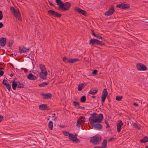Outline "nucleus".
Listing matches in <instances>:
<instances>
[{
	"mask_svg": "<svg viewBox=\"0 0 148 148\" xmlns=\"http://www.w3.org/2000/svg\"><path fill=\"white\" fill-rule=\"evenodd\" d=\"M78 61H79V59H75V58L70 59V58H69V59L68 61H69V63H73L75 62H76Z\"/></svg>",
	"mask_w": 148,
	"mask_h": 148,
	"instance_id": "obj_25",
	"label": "nucleus"
},
{
	"mask_svg": "<svg viewBox=\"0 0 148 148\" xmlns=\"http://www.w3.org/2000/svg\"><path fill=\"white\" fill-rule=\"evenodd\" d=\"M4 72L3 71L0 70V76H2L3 75Z\"/></svg>",
	"mask_w": 148,
	"mask_h": 148,
	"instance_id": "obj_45",
	"label": "nucleus"
},
{
	"mask_svg": "<svg viewBox=\"0 0 148 148\" xmlns=\"http://www.w3.org/2000/svg\"><path fill=\"white\" fill-rule=\"evenodd\" d=\"M98 90H95L94 88H92L89 92V93L91 95H94L97 93Z\"/></svg>",
	"mask_w": 148,
	"mask_h": 148,
	"instance_id": "obj_20",
	"label": "nucleus"
},
{
	"mask_svg": "<svg viewBox=\"0 0 148 148\" xmlns=\"http://www.w3.org/2000/svg\"><path fill=\"white\" fill-rule=\"evenodd\" d=\"M25 73H27L28 72L27 70L26 69H25L24 70Z\"/></svg>",
	"mask_w": 148,
	"mask_h": 148,
	"instance_id": "obj_57",
	"label": "nucleus"
},
{
	"mask_svg": "<svg viewBox=\"0 0 148 148\" xmlns=\"http://www.w3.org/2000/svg\"><path fill=\"white\" fill-rule=\"evenodd\" d=\"M133 105L137 107H138L139 106L138 104L137 103H136L135 102L133 104Z\"/></svg>",
	"mask_w": 148,
	"mask_h": 148,
	"instance_id": "obj_52",
	"label": "nucleus"
},
{
	"mask_svg": "<svg viewBox=\"0 0 148 148\" xmlns=\"http://www.w3.org/2000/svg\"><path fill=\"white\" fill-rule=\"evenodd\" d=\"M107 140L104 139L101 145V147L102 148H106L107 147Z\"/></svg>",
	"mask_w": 148,
	"mask_h": 148,
	"instance_id": "obj_23",
	"label": "nucleus"
},
{
	"mask_svg": "<svg viewBox=\"0 0 148 148\" xmlns=\"http://www.w3.org/2000/svg\"><path fill=\"white\" fill-rule=\"evenodd\" d=\"M97 71L96 70H94L92 72V74H96L97 73Z\"/></svg>",
	"mask_w": 148,
	"mask_h": 148,
	"instance_id": "obj_46",
	"label": "nucleus"
},
{
	"mask_svg": "<svg viewBox=\"0 0 148 148\" xmlns=\"http://www.w3.org/2000/svg\"><path fill=\"white\" fill-rule=\"evenodd\" d=\"M99 40L95 39H91L90 40L89 44L93 45L95 44L96 45H98V43Z\"/></svg>",
	"mask_w": 148,
	"mask_h": 148,
	"instance_id": "obj_14",
	"label": "nucleus"
},
{
	"mask_svg": "<svg viewBox=\"0 0 148 148\" xmlns=\"http://www.w3.org/2000/svg\"><path fill=\"white\" fill-rule=\"evenodd\" d=\"M3 26V24L1 22H0V28L2 27Z\"/></svg>",
	"mask_w": 148,
	"mask_h": 148,
	"instance_id": "obj_53",
	"label": "nucleus"
},
{
	"mask_svg": "<svg viewBox=\"0 0 148 148\" xmlns=\"http://www.w3.org/2000/svg\"><path fill=\"white\" fill-rule=\"evenodd\" d=\"M48 84V83H47L46 82H43L40 84H38V86L40 87H45L47 86Z\"/></svg>",
	"mask_w": 148,
	"mask_h": 148,
	"instance_id": "obj_28",
	"label": "nucleus"
},
{
	"mask_svg": "<svg viewBox=\"0 0 148 148\" xmlns=\"http://www.w3.org/2000/svg\"><path fill=\"white\" fill-rule=\"evenodd\" d=\"M98 38L99 39L103 40L104 41L106 40L104 38L101 36H99Z\"/></svg>",
	"mask_w": 148,
	"mask_h": 148,
	"instance_id": "obj_50",
	"label": "nucleus"
},
{
	"mask_svg": "<svg viewBox=\"0 0 148 148\" xmlns=\"http://www.w3.org/2000/svg\"><path fill=\"white\" fill-rule=\"evenodd\" d=\"M56 2L58 5L62 4V2L60 0H56Z\"/></svg>",
	"mask_w": 148,
	"mask_h": 148,
	"instance_id": "obj_38",
	"label": "nucleus"
},
{
	"mask_svg": "<svg viewBox=\"0 0 148 148\" xmlns=\"http://www.w3.org/2000/svg\"><path fill=\"white\" fill-rule=\"evenodd\" d=\"M59 9H61L62 11H65L68 10L71 6V3L69 2H66L63 3L62 2V3L59 5Z\"/></svg>",
	"mask_w": 148,
	"mask_h": 148,
	"instance_id": "obj_3",
	"label": "nucleus"
},
{
	"mask_svg": "<svg viewBox=\"0 0 148 148\" xmlns=\"http://www.w3.org/2000/svg\"><path fill=\"white\" fill-rule=\"evenodd\" d=\"M105 123L106 124V128H108L110 126L109 124L108 123V122L106 120L105 121Z\"/></svg>",
	"mask_w": 148,
	"mask_h": 148,
	"instance_id": "obj_42",
	"label": "nucleus"
},
{
	"mask_svg": "<svg viewBox=\"0 0 148 148\" xmlns=\"http://www.w3.org/2000/svg\"><path fill=\"white\" fill-rule=\"evenodd\" d=\"M123 97L122 96H116V99L118 101H121L123 99Z\"/></svg>",
	"mask_w": 148,
	"mask_h": 148,
	"instance_id": "obj_31",
	"label": "nucleus"
},
{
	"mask_svg": "<svg viewBox=\"0 0 148 148\" xmlns=\"http://www.w3.org/2000/svg\"><path fill=\"white\" fill-rule=\"evenodd\" d=\"M62 60L65 62L67 63L68 62H69V59L68 60L65 57H64L63 58Z\"/></svg>",
	"mask_w": 148,
	"mask_h": 148,
	"instance_id": "obj_37",
	"label": "nucleus"
},
{
	"mask_svg": "<svg viewBox=\"0 0 148 148\" xmlns=\"http://www.w3.org/2000/svg\"><path fill=\"white\" fill-rule=\"evenodd\" d=\"M133 125L134 127H135L136 128H137L139 129H140V127L138 126V125H137V124L136 123H133Z\"/></svg>",
	"mask_w": 148,
	"mask_h": 148,
	"instance_id": "obj_41",
	"label": "nucleus"
},
{
	"mask_svg": "<svg viewBox=\"0 0 148 148\" xmlns=\"http://www.w3.org/2000/svg\"><path fill=\"white\" fill-rule=\"evenodd\" d=\"M77 108H82V109H85V108L84 107H80V106H79V107H77Z\"/></svg>",
	"mask_w": 148,
	"mask_h": 148,
	"instance_id": "obj_55",
	"label": "nucleus"
},
{
	"mask_svg": "<svg viewBox=\"0 0 148 148\" xmlns=\"http://www.w3.org/2000/svg\"><path fill=\"white\" fill-rule=\"evenodd\" d=\"M18 82H15V81H12V86L13 89L15 90L16 88V87L17 86H18Z\"/></svg>",
	"mask_w": 148,
	"mask_h": 148,
	"instance_id": "obj_22",
	"label": "nucleus"
},
{
	"mask_svg": "<svg viewBox=\"0 0 148 148\" xmlns=\"http://www.w3.org/2000/svg\"><path fill=\"white\" fill-rule=\"evenodd\" d=\"M114 138H110L109 140V141L110 142V141H111L112 140H114Z\"/></svg>",
	"mask_w": 148,
	"mask_h": 148,
	"instance_id": "obj_54",
	"label": "nucleus"
},
{
	"mask_svg": "<svg viewBox=\"0 0 148 148\" xmlns=\"http://www.w3.org/2000/svg\"><path fill=\"white\" fill-rule=\"evenodd\" d=\"M17 83L18 84L17 88H22L24 87V85L23 84L21 83L20 82H18Z\"/></svg>",
	"mask_w": 148,
	"mask_h": 148,
	"instance_id": "obj_29",
	"label": "nucleus"
},
{
	"mask_svg": "<svg viewBox=\"0 0 148 148\" xmlns=\"http://www.w3.org/2000/svg\"><path fill=\"white\" fill-rule=\"evenodd\" d=\"M115 11L113 7L109 8L108 10L104 14L105 15L109 16L112 15Z\"/></svg>",
	"mask_w": 148,
	"mask_h": 148,
	"instance_id": "obj_12",
	"label": "nucleus"
},
{
	"mask_svg": "<svg viewBox=\"0 0 148 148\" xmlns=\"http://www.w3.org/2000/svg\"><path fill=\"white\" fill-rule=\"evenodd\" d=\"M27 78L30 80H34L37 79L36 77L32 73H29L27 76Z\"/></svg>",
	"mask_w": 148,
	"mask_h": 148,
	"instance_id": "obj_18",
	"label": "nucleus"
},
{
	"mask_svg": "<svg viewBox=\"0 0 148 148\" xmlns=\"http://www.w3.org/2000/svg\"><path fill=\"white\" fill-rule=\"evenodd\" d=\"M38 107L39 109L41 110H48L49 109H47V104H45L40 105Z\"/></svg>",
	"mask_w": 148,
	"mask_h": 148,
	"instance_id": "obj_19",
	"label": "nucleus"
},
{
	"mask_svg": "<svg viewBox=\"0 0 148 148\" xmlns=\"http://www.w3.org/2000/svg\"><path fill=\"white\" fill-rule=\"evenodd\" d=\"M47 72H40L39 74L40 77L43 79H45L47 78Z\"/></svg>",
	"mask_w": 148,
	"mask_h": 148,
	"instance_id": "obj_16",
	"label": "nucleus"
},
{
	"mask_svg": "<svg viewBox=\"0 0 148 148\" xmlns=\"http://www.w3.org/2000/svg\"><path fill=\"white\" fill-rule=\"evenodd\" d=\"M48 126L49 129L52 130L53 128V123L51 121H50L49 122Z\"/></svg>",
	"mask_w": 148,
	"mask_h": 148,
	"instance_id": "obj_27",
	"label": "nucleus"
},
{
	"mask_svg": "<svg viewBox=\"0 0 148 148\" xmlns=\"http://www.w3.org/2000/svg\"><path fill=\"white\" fill-rule=\"evenodd\" d=\"M3 119V116L2 115L0 114V122H1Z\"/></svg>",
	"mask_w": 148,
	"mask_h": 148,
	"instance_id": "obj_49",
	"label": "nucleus"
},
{
	"mask_svg": "<svg viewBox=\"0 0 148 148\" xmlns=\"http://www.w3.org/2000/svg\"><path fill=\"white\" fill-rule=\"evenodd\" d=\"M84 85V84H82L80 85H79L78 87V90L79 91H81L82 88V86Z\"/></svg>",
	"mask_w": 148,
	"mask_h": 148,
	"instance_id": "obj_34",
	"label": "nucleus"
},
{
	"mask_svg": "<svg viewBox=\"0 0 148 148\" xmlns=\"http://www.w3.org/2000/svg\"><path fill=\"white\" fill-rule=\"evenodd\" d=\"M14 75V74L13 73L10 74V77H12Z\"/></svg>",
	"mask_w": 148,
	"mask_h": 148,
	"instance_id": "obj_61",
	"label": "nucleus"
},
{
	"mask_svg": "<svg viewBox=\"0 0 148 148\" xmlns=\"http://www.w3.org/2000/svg\"><path fill=\"white\" fill-rule=\"evenodd\" d=\"M116 7L125 10L130 8V5L128 4H125L123 3H122L117 5Z\"/></svg>",
	"mask_w": 148,
	"mask_h": 148,
	"instance_id": "obj_7",
	"label": "nucleus"
},
{
	"mask_svg": "<svg viewBox=\"0 0 148 148\" xmlns=\"http://www.w3.org/2000/svg\"><path fill=\"white\" fill-rule=\"evenodd\" d=\"M10 10L12 12L14 16L20 21L22 20L21 15L20 12L18 10H15L13 7H11L10 8Z\"/></svg>",
	"mask_w": 148,
	"mask_h": 148,
	"instance_id": "obj_2",
	"label": "nucleus"
},
{
	"mask_svg": "<svg viewBox=\"0 0 148 148\" xmlns=\"http://www.w3.org/2000/svg\"><path fill=\"white\" fill-rule=\"evenodd\" d=\"M55 115V114H53L51 115V117L52 118L54 117Z\"/></svg>",
	"mask_w": 148,
	"mask_h": 148,
	"instance_id": "obj_56",
	"label": "nucleus"
},
{
	"mask_svg": "<svg viewBox=\"0 0 148 148\" xmlns=\"http://www.w3.org/2000/svg\"><path fill=\"white\" fill-rule=\"evenodd\" d=\"M74 10L79 14H82L85 16L87 15V13L86 12L82 10L79 8L75 7V8Z\"/></svg>",
	"mask_w": 148,
	"mask_h": 148,
	"instance_id": "obj_9",
	"label": "nucleus"
},
{
	"mask_svg": "<svg viewBox=\"0 0 148 148\" xmlns=\"http://www.w3.org/2000/svg\"><path fill=\"white\" fill-rule=\"evenodd\" d=\"M91 31L92 34V35L94 36H96L93 30H91Z\"/></svg>",
	"mask_w": 148,
	"mask_h": 148,
	"instance_id": "obj_51",
	"label": "nucleus"
},
{
	"mask_svg": "<svg viewBox=\"0 0 148 148\" xmlns=\"http://www.w3.org/2000/svg\"><path fill=\"white\" fill-rule=\"evenodd\" d=\"M106 98V97H101L102 102H104L105 101Z\"/></svg>",
	"mask_w": 148,
	"mask_h": 148,
	"instance_id": "obj_47",
	"label": "nucleus"
},
{
	"mask_svg": "<svg viewBox=\"0 0 148 148\" xmlns=\"http://www.w3.org/2000/svg\"><path fill=\"white\" fill-rule=\"evenodd\" d=\"M95 35H96V36H95V37L97 38H98V37H99V36H98V35H97V34H95Z\"/></svg>",
	"mask_w": 148,
	"mask_h": 148,
	"instance_id": "obj_63",
	"label": "nucleus"
},
{
	"mask_svg": "<svg viewBox=\"0 0 148 148\" xmlns=\"http://www.w3.org/2000/svg\"><path fill=\"white\" fill-rule=\"evenodd\" d=\"M30 49L29 48L26 49L25 47H19V52L21 53H27L30 51Z\"/></svg>",
	"mask_w": 148,
	"mask_h": 148,
	"instance_id": "obj_10",
	"label": "nucleus"
},
{
	"mask_svg": "<svg viewBox=\"0 0 148 148\" xmlns=\"http://www.w3.org/2000/svg\"><path fill=\"white\" fill-rule=\"evenodd\" d=\"M103 118V114H100L98 116L96 112H93L89 117V121L91 125L96 123H101Z\"/></svg>",
	"mask_w": 148,
	"mask_h": 148,
	"instance_id": "obj_1",
	"label": "nucleus"
},
{
	"mask_svg": "<svg viewBox=\"0 0 148 148\" xmlns=\"http://www.w3.org/2000/svg\"><path fill=\"white\" fill-rule=\"evenodd\" d=\"M148 141V138L146 136H145L143 138L141 139L140 140V142L145 143L147 142Z\"/></svg>",
	"mask_w": 148,
	"mask_h": 148,
	"instance_id": "obj_24",
	"label": "nucleus"
},
{
	"mask_svg": "<svg viewBox=\"0 0 148 148\" xmlns=\"http://www.w3.org/2000/svg\"><path fill=\"white\" fill-rule=\"evenodd\" d=\"M57 117H56L53 120L55 122H56V121L57 119Z\"/></svg>",
	"mask_w": 148,
	"mask_h": 148,
	"instance_id": "obj_60",
	"label": "nucleus"
},
{
	"mask_svg": "<svg viewBox=\"0 0 148 148\" xmlns=\"http://www.w3.org/2000/svg\"><path fill=\"white\" fill-rule=\"evenodd\" d=\"M91 125L94 128L98 130H101L102 128V126L101 124L99 123L95 124V123H94Z\"/></svg>",
	"mask_w": 148,
	"mask_h": 148,
	"instance_id": "obj_13",
	"label": "nucleus"
},
{
	"mask_svg": "<svg viewBox=\"0 0 148 148\" xmlns=\"http://www.w3.org/2000/svg\"><path fill=\"white\" fill-rule=\"evenodd\" d=\"M107 95H102L101 97L106 98Z\"/></svg>",
	"mask_w": 148,
	"mask_h": 148,
	"instance_id": "obj_58",
	"label": "nucleus"
},
{
	"mask_svg": "<svg viewBox=\"0 0 148 148\" xmlns=\"http://www.w3.org/2000/svg\"><path fill=\"white\" fill-rule=\"evenodd\" d=\"M137 69L140 71H145L147 69L145 66L141 63H139L136 65Z\"/></svg>",
	"mask_w": 148,
	"mask_h": 148,
	"instance_id": "obj_8",
	"label": "nucleus"
},
{
	"mask_svg": "<svg viewBox=\"0 0 148 148\" xmlns=\"http://www.w3.org/2000/svg\"><path fill=\"white\" fill-rule=\"evenodd\" d=\"M85 118L84 116H80L78 119L76 125L77 127H79L81 124H84L85 121Z\"/></svg>",
	"mask_w": 148,
	"mask_h": 148,
	"instance_id": "obj_5",
	"label": "nucleus"
},
{
	"mask_svg": "<svg viewBox=\"0 0 148 148\" xmlns=\"http://www.w3.org/2000/svg\"><path fill=\"white\" fill-rule=\"evenodd\" d=\"M56 12L53 10H49L47 11L48 14L50 16H54Z\"/></svg>",
	"mask_w": 148,
	"mask_h": 148,
	"instance_id": "obj_26",
	"label": "nucleus"
},
{
	"mask_svg": "<svg viewBox=\"0 0 148 148\" xmlns=\"http://www.w3.org/2000/svg\"><path fill=\"white\" fill-rule=\"evenodd\" d=\"M69 132H67L65 131L64 132V135L66 136H67L68 135H69Z\"/></svg>",
	"mask_w": 148,
	"mask_h": 148,
	"instance_id": "obj_48",
	"label": "nucleus"
},
{
	"mask_svg": "<svg viewBox=\"0 0 148 148\" xmlns=\"http://www.w3.org/2000/svg\"><path fill=\"white\" fill-rule=\"evenodd\" d=\"M105 45V43L103 42H102L101 41L99 40V42L98 43V45Z\"/></svg>",
	"mask_w": 148,
	"mask_h": 148,
	"instance_id": "obj_40",
	"label": "nucleus"
},
{
	"mask_svg": "<svg viewBox=\"0 0 148 148\" xmlns=\"http://www.w3.org/2000/svg\"><path fill=\"white\" fill-rule=\"evenodd\" d=\"M61 14L56 12L54 17H60L61 16Z\"/></svg>",
	"mask_w": 148,
	"mask_h": 148,
	"instance_id": "obj_33",
	"label": "nucleus"
},
{
	"mask_svg": "<svg viewBox=\"0 0 148 148\" xmlns=\"http://www.w3.org/2000/svg\"><path fill=\"white\" fill-rule=\"evenodd\" d=\"M73 103L75 106L77 108L79 107V103L78 102L74 101H73Z\"/></svg>",
	"mask_w": 148,
	"mask_h": 148,
	"instance_id": "obj_32",
	"label": "nucleus"
},
{
	"mask_svg": "<svg viewBox=\"0 0 148 148\" xmlns=\"http://www.w3.org/2000/svg\"><path fill=\"white\" fill-rule=\"evenodd\" d=\"M80 100L82 103L85 102L86 100V97L84 95L82 96Z\"/></svg>",
	"mask_w": 148,
	"mask_h": 148,
	"instance_id": "obj_30",
	"label": "nucleus"
},
{
	"mask_svg": "<svg viewBox=\"0 0 148 148\" xmlns=\"http://www.w3.org/2000/svg\"><path fill=\"white\" fill-rule=\"evenodd\" d=\"M40 67L41 70V72H47L45 66L44 65L40 64Z\"/></svg>",
	"mask_w": 148,
	"mask_h": 148,
	"instance_id": "obj_21",
	"label": "nucleus"
},
{
	"mask_svg": "<svg viewBox=\"0 0 148 148\" xmlns=\"http://www.w3.org/2000/svg\"><path fill=\"white\" fill-rule=\"evenodd\" d=\"M40 95L42 97L43 99H50L52 97V95L50 93L44 94L41 93Z\"/></svg>",
	"mask_w": 148,
	"mask_h": 148,
	"instance_id": "obj_11",
	"label": "nucleus"
},
{
	"mask_svg": "<svg viewBox=\"0 0 148 148\" xmlns=\"http://www.w3.org/2000/svg\"><path fill=\"white\" fill-rule=\"evenodd\" d=\"M49 4L50 5L53 6V5L51 2H49Z\"/></svg>",
	"mask_w": 148,
	"mask_h": 148,
	"instance_id": "obj_62",
	"label": "nucleus"
},
{
	"mask_svg": "<svg viewBox=\"0 0 148 148\" xmlns=\"http://www.w3.org/2000/svg\"><path fill=\"white\" fill-rule=\"evenodd\" d=\"M119 123L117 124V132L119 133L121 131V126L123 125V123L121 121H119Z\"/></svg>",
	"mask_w": 148,
	"mask_h": 148,
	"instance_id": "obj_15",
	"label": "nucleus"
},
{
	"mask_svg": "<svg viewBox=\"0 0 148 148\" xmlns=\"http://www.w3.org/2000/svg\"><path fill=\"white\" fill-rule=\"evenodd\" d=\"M101 138L100 136H95L92 137L90 140V143L94 144H99L101 141Z\"/></svg>",
	"mask_w": 148,
	"mask_h": 148,
	"instance_id": "obj_4",
	"label": "nucleus"
},
{
	"mask_svg": "<svg viewBox=\"0 0 148 148\" xmlns=\"http://www.w3.org/2000/svg\"><path fill=\"white\" fill-rule=\"evenodd\" d=\"M6 40V39L5 38H1L0 39V44L1 46L3 47L5 46Z\"/></svg>",
	"mask_w": 148,
	"mask_h": 148,
	"instance_id": "obj_17",
	"label": "nucleus"
},
{
	"mask_svg": "<svg viewBox=\"0 0 148 148\" xmlns=\"http://www.w3.org/2000/svg\"><path fill=\"white\" fill-rule=\"evenodd\" d=\"M3 18V14L2 12L0 10V20H1Z\"/></svg>",
	"mask_w": 148,
	"mask_h": 148,
	"instance_id": "obj_44",
	"label": "nucleus"
},
{
	"mask_svg": "<svg viewBox=\"0 0 148 148\" xmlns=\"http://www.w3.org/2000/svg\"><path fill=\"white\" fill-rule=\"evenodd\" d=\"M69 138L73 143H77L80 142L79 140L77 138H76L75 136L73 134L69 133Z\"/></svg>",
	"mask_w": 148,
	"mask_h": 148,
	"instance_id": "obj_6",
	"label": "nucleus"
},
{
	"mask_svg": "<svg viewBox=\"0 0 148 148\" xmlns=\"http://www.w3.org/2000/svg\"><path fill=\"white\" fill-rule=\"evenodd\" d=\"M6 86V88L9 91L10 90L11 87L9 84H7L5 85Z\"/></svg>",
	"mask_w": 148,
	"mask_h": 148,
	"instance_id": "obj_36",
	"label": "nucleus"
},
{
	"mask_svg": "<svg viewBox=\"0 0 148 148\" xmlns=\"http://www.w3.org/2000/svg\"><path fill=\"white\" fill-rule=\"evenodd\" d=\"M7 82H8V81L7 80L5 79H3V80L2 83L3 84H4L5 85L7 84Z\"/></svg>",
	"mask_w": 148,
	"mask_h": 148,
	"instance_id": "obj_43",
	"label": "nucleus"
},
{
	"mask_svg": "<svg viewBox=\"0 0 148 148\" xmlns=\"http://www.w3.org/2000/svg\"><path fill=\"white\" fill-rule=\"evenodd\" d=\"M0 70H4V68H3L0 67Z\"/></svg>",
	"mask_w": 148,
	"mask_h": 148,
	"instance_id": "obj_64",
	"label": "nucleus"
},
{
	"mask_svg": "<svg viewBox=\"0 0 148 148\" xmlns=\"http://www.w3.org/2000/svg\"><path fill=\"white\" fill-rule=\"evenodd\" d=\"M94 148H101V147H99V146H97V147H94Z\"/></svg>",
	"mask_w": 148,
	"mask_h": 148,
	"instance_id": "obj_59",
	"label": "nucleus"
},
{
	"mask_svg": "<svg viewBox=\"0 0 148 148\" xmlns=\"http://www.w3.org/2000/svg\"><path fill=\"white\" fill-rule=\"evenodd\" d=\"M13 43V42L12 40H10L8 42V46L9 47H10V46L12 45Z\"/></svg>",
	"mask_w": 148,
	"mask_h": 148,
	"instance_id": "obj_39",
	"label": "nucleus"
},
{
	"mask_svg": "<svg viewBox=\"0 0 148 148\" xmlns=\"http://www.w3.org/2000/svg\"><path fill=\"white\" fill-rule=\"evenodd\" d=\"M102 95H107L108 92L106 89L105 88L103 89L102 92Z\"/></svg>",
	"mask_w": 148,
	"mask_h": 148,
	"instance_id": "obj_35",
	"label": "nucleus"
}]
</instances>
